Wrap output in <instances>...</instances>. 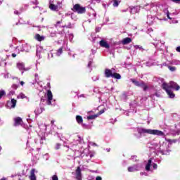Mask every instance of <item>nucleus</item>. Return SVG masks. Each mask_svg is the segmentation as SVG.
Segmentation results:
<instances>
[{"instance_id":"obj_30","label":"nucleus","mask_w":180,"mask_h":180,"mask_svg":"<svg viewBox=\"0 0 180 180\" xmlns=\"http://www.w3.org/2000/svg\"><path fill=\"white\" fill-rule=\"evenodd\" d=\"M102 113H105V110L104 109L101 110L97 115H98V116H99V115H102Z\"/></svg>"},{"instance_id":"obj_44","label":"nucleus","mask_w":180,"mask_h":180,"mask_svg":"<svg viewBox=\"0 0 180 180\" xmlns=\"http://www.w3.org/2000/svg\"><path fill=\"white\" fill-rule=\"evenodd\" d=\"M43 110H46L44 109V108H41V111L39 112V113H41Z\"/></svg>"},{"instance_id":"obj_47","label":"nucleus","mask_w":180,"mask_h":180,"mask_svg":"<svg viewBox=\"0 0 180 180\" xmlns=\"http://www.w3.org/2000/svg\"><path fill=\"white\" fill-rule=\"evenodd\" d=\"M41 102H44V99H43V98H41Z\"/></svg>"},{"instance_id":"obj_17","label":"nucleus","mask_w":180,"mask_h":180,"mask_svg":"<svg viewBox=\"0 0 180 180\" xmlns=\"http://www.w3.org/2000/svg\"><path fill=\"white\" fill-rule=\"evenodd\" d=\"M112 78H115V79H120L122 78V75L119 73L114 72L112 73Z\"/></svg>"},{"instance_id":"obj_45","label":"nucleus","mask_w":180,"mask_h":180,"mask_svg":"<svg viewBox=\"0 0 180 180\" xmlns=\"http://www.w3.org/2000/svg\"><path fill=\"white\" fill-rule=\"evenodd\" d=\"M12 57L13 58H15V57H16V53H12Z\"/></svg>"},{"instance_id":"obj_26","label":"nucleus","mask_w":180,"mask_h":180,"mask_svg":"<svg viewBox=\"0 0 180 180\" xmlns=\"http://www.w3.org/2000/svg\"><path fill=\"white\" fill-rule=\"evenodd\" d=\"M60 23H63V20H61L60 21H58V22H56V24L55 25V27H58V25H59Z\"/></svg>"},{"instance_id":"obj_22","label":"nucleus","mask_w":180,"mask_h":180,"mask_svg":"<svg viewBox=\"0 0 180 180\" xmlns=\"http://www.w3.org/2000/svg\"><path fill=\"white\" fill-rule=\"evenodd\" d=\"M167 68L169 70V71H172V72L176 71V67H175V66L168 65Z\"/></svg>"},{"instance_id":"obj_36","label":"nucleus","mask_w":180,"mask_h":180,"mask_svg":"<svg viewBox=\"0 0 180 180\" xmlns=\"http://www.w3.org/2000/svg\"><path fill=\"white\" fill-rule=\"evenodd\" d=\"M134 11H136V7H133L132 8H131V13H133Z\"/></svg>"},{"instance_id":"obj_13","label":"nucleus","mask_w":180,"mask_h":180,"mask_svg":"<svg viewBox=\"0 0 180 180\" xmlns=\"http://www.w3.org/2000/svg\"><path fill=\"white\" fill-rule=\"evenodd\" d=\"M49 9H51V11H55L56 12H58V6L51 4L49 5Z\"/></svg>"},{"instance_id":"obj_35","label":"nucleus","mask_w":180,"mask_h":180,"mask_svg":"<svg viewBox=\"0 0 180 180\" xmlns=\"http://www.w3.org/2000/svg\"><path fill=\"white\" fill-rule=\"evenodd\" d=\"M12 88H13V89H18V85L13 84V85L12 86Z\"/></svg>"},{"instance_id":"obj_3","label":"nucleus","mask_w":180,"mask_h":180,"mask_svg":"<svg viewBox=\"0 0 180 180\" xmlns=\"http://www.w3.org/2000/svg\"><path fill=\"white\" fill-rule=\"evenodd\" d=\"M46 86L49 88V90L46 91V104L48 105H51V101H53V93L51 92V85L50 84V82H48L46 84Z\"/></svg>"},{"instance_id":"obj_15","label":"nucleus","mask_w":180,"mask_h":180,"mask_svg":"<svg viewBox=\"0 0 180 180\" xmlns=\"http://www.w3.org/2000/svg\"><path fill=\"white\" fill-rule=\"evenodd\" d=\"M151 162H153V160L151 159H149L148 161V163L146 165V171H150L151 168Z\"/></svg>"},{"instance_id":"obj_43","label":"nucleus","mask_w":180,"mask_h":180,"mask_svg":"<svg viewBox=\"0 0 180 180\" xmlns=\"http://www.w3.org/2000/svg\"><path fill=\"white\" fill-rule=\"evenodd\" d=\"M55 122H56V120H52L51 121V124H54Z\"/></svg>"},{"instance_id":"obj_33","label":"nucleus","mask_w":180,"mask_h":180,"mask_svg":"<svg viewBox=\"0 0 180 180\" xmlns=\"http://www.w3.org/2000/svg\"><path fill=\"white\" fill-rule=\"evenodd\" d=\"M14 14L19 15H20V13L18 10H15V11H14Z\"/></svg>"},{"instance_id":"obj_1","label":"nucleus","mask_w":180,"mask_h":180,"mask_svg":"<svg viewBox=\"0 0 180 180\" xmlns=\"http://www.w3.org/2000/svg\"><path fill=\"white\" fill-rule=\"evenodd\" d=\"M138 133L139 134H153L154 136H164V132L158 129H147L141 128L139 129Z\"/></svg>"},{"instance_id":"obj_40","label":"nucleus","mask_w":180,"mask_h":180,"mask_svg":"<svg viewBox=\"0 0 180 180\" xmlns=\"http://www.w3.org/2000/svg\"><path fill=\"white\" fill-rule=\"evenodd\" d=\"M20 85H21L22 86H23L25 85V82L21 81V82H20Z\"/></svg>"},{"instance_id":"obj_16","label":"nucleus","mask_w":180,"mask_h":180,"mask_svg":"<svg viewBox=\"0 0 180 180\" xmlns=\"http://www.w3.org/2000/svg\"><path fill=\"white\" fill-rule=\"evenodd\" d=\"M34 38L36 39V40H37L38 41H43V40H44V37L37 34L34 37Z\"/></svg>"},{"instance_id":"obj_20","label":"nucleus","mask_w":180,"mask_h":180,"mask_svg":"<svg viewBox=\"0 0 180 180\" xmlns=\"http://www.w3.org/2000/svg\"><path fill=\"white\" fill-rule=\"evenodd\" d=\"M98 116H99V115H89L87 117V120H94V119H96V117H98Z\"/></svg>"},{"instance_id":"obj_24","label":"nucleus","mask_w":180,"mask_h":180,"mask_svg":"<svg viewBox=\"0 0 180 180\" xmlns=\"http://www.w3.org/2000/svg\"><path fill=\"white\" fill-rule=\"evenodd\" d=\"M136 171H137V169H136V167H128L129 172H134Z\"/></svg>"},{"instance_id":"obj_49","label":"nucleus","mask_w":180,"mask_h":180,"mask_svg":"<svg viewBox=\"0 0 180 180\" xmlns=\"http://www.w3.org/2000/svg\"><path fill=\"white\" fill-rule=\"evenodd\" d=\"M0 180H6L5 178H3V179H0Z\"/></svg>"},{"instance_id":"obj_31","label":"nucleus","mask_w":180,"mask_h":180,"mask_svg":"<svg viewBox=\"0 0 180 180\" xmlns=\"http://www.w3.org/2000/svg\"><path fill=\"white\" fill-rule=\"evenodd\" d=\"M52 180H58V176H57V175H53L52 176Z\"/></svg>"},{"instance_id":"obj_5","label":"nucleus","mask_w":180,"mask_h":180,"mask_svg":"<svg viewBox=\"0 0 180 180\" xmlns=\"http://www.w3.org/2000/svg\"><path fill=\"white\" fill-rule=\"evenodd\" d=\"M167 86H168L167 85L166 82H165L162 84V88L164 89V91H166V94H167L169 98H171L172 99H174V98H175V94H174V92H172L171 89H168Z\"/></svg>"},{"instance_id":"obj_18","label":"nucleus","mask_w":180,"mask_h":180,"mask_svg":"<svg viewBox=\"0 0 180 180\" xmlns=\"http://www.w3.org/2000/svg\"><path fill=\"white\" fill-rule=\"evenodd\" d=\"M17 67L19 70H25V63H17Z\"/></svg>"},{"instance_id":"obj_6","label":"nucleus","mask_w":180,"mask_h":180,"mask_svg":"<svg viewBox=\"0 0 180 180\" xmlns=\"http://www.w3.org/2000/svg\"><path fill=\"white\" fill-rule=\"evenodd\" d=\"M167 88L169 89H175V91H179L180 86L174 81H170L169 84L167 83Z\"/></svg>"},{"instance_id":"obj_48","label":"nucleus","mask_w":180,"mask_h":180,"mask_svg":"<svg viewBox=\"0 0 180 180\" xmlns=\"http://www.w3.org/2000/svg\"><path fill=\"white\" fill-rule=\"evenodd\" d=\"M46 138H41V140H45Z\"/></svg>"},{"instance_id":"obj_21","label":"nucleus","mask_w":180,"mask_h":180,"mask_svg":"<svg viewBox=\"0 0 180 180\" xmlns=\"http://www.w3.org/2000/svg\"><path fill=\"white\" fill-rule=\"evenodd\" d=\"M112 1L114 2L112 6H114L115 8L119 6V4H120V0H112Z\"/></svg>"},{"instance_id":"obj_51","label":"nucleus","mask_w":180,"mask_h":180,"mask_svg":"<svg viewBox=\"0 0 180 180\" xmlns=\"http://www.w3.org/2000/svg\"><path fill=\"white\" fill-rule=\"evenodd\" d=\"M2 4V1H0V5Z\"/></svg>"},{"instance_id":"obj_39","label":"nucleus","mask_w":180,"mask_h":180,"mask_svg":"<svg viewBox=\"0 0 180 180\" xmlns=\"http://www.w3.org/2000/svg\"><path fill=\"white\" fill-rule=\"evenodd\" d=\"M167 16L168 19H171V18L169 17V11H167Z\"/></svg>"},{"instance_id":"obj_8","label":"nucleus","mask_w":180,"mask_h":180,"mask_svg":"<svg viewBox=\"0 0 180 180\" xmlns=\"http://www.w3.org/2000/svg\"><path fill=\"white\" fill-rule=\"evenodd\" d=\"M75 176L77 180H82V173H81V167H77L75 171Z\"/></svg>"},{"instance_id":"obj_27","label":"nucleus","mask_w":180,"mask_h":180,"mask_svg":"<svg viewBox=\"0 0 180 180\" xmlns=\"http://www.w3.org/2000/svg\"><path fill=\"white\" fill-rule=\"evenodd\" d=\"M60 147H61V144L56 143V150H60Z\"/></svg>"},{"instance_id":"obj_4","label":"nucleus","mask_w":180,"mask_h":180,"mask_svg":"<svg viewBox=\"0 0 180 180\" xmlns=\"http://www.w3.org/2000/svg\"><path fill=\"white\" fill-rule=\"evenodd\" d=\"M130 81H131V82L134 83V84L136 86H139L141 88H143L144 92H146V91H147L148 89V86L143 81H141L140 82L139 81H136L134 79H131Z\"/></svg>"},{"instance_id":"obj_14","label":"nucleus","mask_w":180,"mask_h":180,"mask_svg":"<svg viewBox=\"0 0 180 180\" xmlns=\"http://www.w3.org/2000/svg\"><path fill=\"white\" fill-rule=\"evenodd\" d=\"M76 122H77L78 124H81L82 123H83L84 119H82V117L81 115H77Z\"/></svg>"},{"instance_id":"obj_29","label":"nucleus","mask_w":180,"mask_h":180,"mask_svg":"<svg viewBox=\"0 0 180 180\" xmlns=\"http://www.w3.org/2000/svg\"><path fill=\"white\" fill-rule=\"evenodd\" d=\"M32 4L34 5H39V1L38 0H33Z\"/></svg>"},{"instance_id":"obj_12","label":"nucleus","mask_w":180,"mask_h":180,"mask_svg":"<svg viewBox=\"0 0 180 180\" xmlns=\"http://www.w3.org/2000/svg\"><path fill=\"white\" fill-rule=\"evenodd\" d=\"M35 169H32L31 171H30V175L29 176L30 179V180H37V178H36V174H34V172H35Z\"/></svg>"},{"instance_id":"obj_32","label":"nucleus","mask_w":180,"mask_h":180,"mask_svg":"<svg viewBox=\"0 0 180 180\" xmlns=\"http://www.w3.org/2000/svg\"><path fill=\"white\" fill-rule=\"evenodd\" d=\"M169 143H176V139H173V140H171V139H169Z\"/></svg>"},{"instance_id":"obj_28","label":"nucleus","mask_w":180,"mask_h":180,"mask_svg":"<svg viewBox=\"0 0 180 180\" xmlns=\"http://www.w3.org/2000/svg\"><path fill=\"white\" fill-rule=\"evenodd\" d=\"M20 96L21 99H25V98H27V96H26L24 94H21L20 95Z\"/></svg>"},{"instance_id":"obj_46","label":"nucleus","mask_w":180,"mask_h":180,"mask_svg":"<svg viewBox=\"0 0 180 180\" xmlns=\"http://www.w3.org/2000/svg\"><path fill=\"white\" fill-rule=\"evenodd\" d=\"M137 48L138 49H143V46H138Z\"/></svg>"},{"instance_id":"obj_9","label":"nucleus","mask_w":180,"mask_h":180,"mask_svg":"<svg viewBox=\"0 0 180 180\" xmlns=\"http://www.w3.org/2000/svg\"><path fill=\"white\" fill-rule=\"evenodd\" d=\"M99 44L101 47H103L104 49H110V45L108 44V42L103 39L100 41Z\"/></svg>"},{"instance_id":"obj_41","label":"nucleus","mask_w":180,"mask_h":180,"mask_svg":"<svg viewBox=\"0 0 180 180\" xmlns=\"http://www.w3.org/2000/svg\"><path fill=\"white\" fill-rule=\"evenodd\" d=\"M96 180H102V177H101V176H97V177L96 178Z\"/></svg>"},{"instance_id":"obj_11","label":"nucleus","mask_w":180,"mask_h":180,"mask_svg":"<svg viewBox=\"0 0 180 180\" xmlns=\"http://www.w3.org/2000/svg\"><path fill=\"white\" fill-rule=\"evenodd\" d=\"M131 41H132L131 38L126 37V38L123 39L122 44L124 46H126V44H129L131 43Z\"/></svg>"},{"instance_id":"obj_42","label":"nucleus","mask_w":180,"mask_h":180,"mask_svg":"<svg viewBox=\"0 0 180 180\" xmlns=\"http://www.w3.org/2000/svg\"><path fill=\"white\" fill-rule=\"evenodd\" d=\"M157 164H153V168L154 169H157Z\"/></svg>"},{"instance_id":"obj_10","label":"nucleus","mask_w":180,"mask_h":180,"mask_svg":"<svg viewBox=\"0 0 180 180\" xmlns=\"http://www.w3.org/2000/svg\"><path fill=\"white\" fill-rule=\"evenodd\" d=\"M113 75V73L112 72V70L110 69H105V77L106 78H110Z\"/></svg>"},{"instance_id":"obj_34","label":"nucleus","mask_w":180,"mask_h":180,"mask_svg":"<svg viewBox=\"0 0 180 180\" xmlns=\"http://www.w3.org/2000/svg\"><path fill=\"white\" fill-rule=\"evenodd\" d=\"M91 65H92V61H89V62L88 63L87 67H89V68L91 67Z\"/></svg>"},{"instance_id":"obj_19","label":"nucleus","mask_w":180,"mask_h":180,"mask_svg":"<svg viewBox=\"0 0 180 180\" xmlns=\"http://www.w3.org/2000/svg\"><path fill=\"white\" fill-rule=\"evenodd\" d=\"M6 96V91L5 90H0V99H2V98Z\"/></svg>"},{"instance_id":"obj_37","label":"nucleus","mask_w":180,"mask_h":180,"mask_svg":"<svg viewBox=\"0 0 180 180\" xmlns=\"http://www.w3.org/2000/svg\"><path fill=\"white\" fill-rule=\"evenodd\" d=\"M172 2H174L175 4H178V2H180V0H172Z\"/></svg>"},{"instance_id":"obj_2","label":"nucleus","mask_w":180,"mask_h":180,"mask_svg":"<svg viewBox=\"0 0 180 180\" xmlns=\"http://www.w3.org/2000/svg\"><path fill=\"white\" fill-rule=\"evenodd\" d=\"M73 12H76L79 15H82L86 12V8L85 7L81 6V4H75L72 8Z\"/></svg>"},{"instance_id":"obj_7","label":"nucleus","mask_w":180,"mask_h":180,"mask_svg":"<svg viewBox=\"0 0 180 180\" xmlns=\"http://www.w3.org/2000/svg\"><path fill=\"white\" fill-rule=\"evenodd\" d=\"M14 127H18V126H22L23 125V120L20 117H17L14 118Z\"/></svg>"},{"instance_id":"obj_25","label":"nucleus","mask_w":180,"mask_h":180,"mask_svg":"<svg viewBox=\"0 0 180 180\" xmlns=\"http://www.w3.org/2000/svg\"><path fill=\"white\" fill-rule=\"evenodd\" d=\"M60 54H63V47L60 48L56 52V56L58 57Z\"/></svg>"},{"instance_id":"obj_50","label":"nucleus","mask_w":180,"mask_h":180,"mask_svg":"<svg viewBox=\"0 0 180 180\" xmlns=\"http://www.w3.org/2000/svg\"><path fill=\"white\" fill-rule=\"evenodd\" d=\"M36 8H39V6H35V7L34 8V9H36Z\"/></svg>"},{"instance_id":"obj_38","label":"nucleus","mask_w":180,"mask_h":180,"mask_svg":"<svg viewBox=\"0 0 180 180\" xmlns=\"http://www.w3.org/2000/svg\"><path fill=\"white\" fill-rule=\"evenodd\" d=\"M176 50L178 53H180V46L176 47Z\"/></svg>"},{"instance_id":"obj_23","label":"nucleus","mask_w":180,"mask_h":180,"mask_svg":"<svg viewBox=\"0 0 180 180\" xmlns=\"http://www.w3.org/2000/svg\"><path fill=\"white\" fill-rule=\"evenodd\" d=\"M17 101L15 98L11 99V108H15L16 106Z\"/></svg>"}]
</instances>
